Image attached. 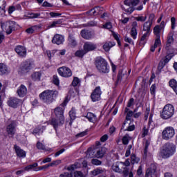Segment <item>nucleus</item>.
<instances>
[{
    "label": "nucleus",
    "instance_id": "12",
    "mask_svg": "<svg viewBox=\"0 0 177 177\" xmlns=\"http://www.w3.org/2000/svg\"><path fill=\"white\" fill-rule=\"evenodd\" d=\"M56 118L61 120V122H64V108L58 106L55 109Z\"/></svg>",
    "mask_w": 177,
    "mask_h": 177
},
{
    "label": "nucleus",
    "instance_id": "8",
    "mask_svg": "<svg viewBox=\"0 0 177 177\" xmlns=\"http://www.w3.org/2000/svg\"><path fill=\"white\" fill-rule=\"evenodd\" d=\"M58 74H59L61 77L68 78V77H71V75H73V72H71V69H70V68L62 66L58 69Z\"/></svg>",
    "mask_w": 177,
    "mask_h": 177
},
{
    "label": "nucleus",
    "instance_id": "20",
    "mask_svg": "<svg viewBox=\"0 0 177 177\" xmlns=\"http://www.w3.org/2000/svg\"><path fill=\"white\" fill-rule=\"evenodd\" d=\"M172 59V55H167L164 59H162L159 62L158 68L162 69L164 67H165V64L169 62Z\"/></svg>",
    "mask_w": 177,
    "mask_h": 177
},
{
    "label": "nucleus",
    "instance_id": "13",
    "mask_svg": "<svg viewBox=\"0 0 177 177\" xmlns=\"http://www.w3.org/2000/svg\"><path fill=\"white\" fill-rule=\"evenodd\" d=\"M53 44H56V45H62L64 42V37L59 34L55 35L52 39Z\"/></svg>",
    "mask_w": 177,
    "mask_h": 177
},
{
    "label": "nucleus",
    "instance_id": "34",
    "mask_svg": "<svg viewBox=\"0 0 177 177\" xmlns=\"http://www.w3.org/2000/svg\"><path fill=\"white\" fill-rule=\"evenodd\" d=\"M104 172V169L97 168L91 171V175H93V176H96L97 175L103 174Z\"/></svg>",
    "mask_w": 177,
    "mask_h": 177
},
{
    "label": "nucleus",
    "instance_id": "59",
    "mask_svg": "<svg viewBox=\"0 0 177 177\" xmlns=\"http://www.w3.org/2000/svg\"><path fill=\"white\" fill-rule=\"evenodd\" d=\"M50 16H51V17H58L59 16H62V14L59 12H50Z\"/></svg>",
    "mask_w": 177,
    "mask_h": 177
},
{
    "label": "nucleus",
    "instance_id": "28",
    "mask_svg": "<svg viewBox=\"0 0 177 177\" xmlns=\"http://www.w3.org/2000/svg\"><path fill=\"white\" fill-rule=\"evenodd\" d=\"M96 150L93 148H88L86 151V157L87 158H93V157H96Z\"/></svg>",
    "mask_w": 177,
    "mask_h": 177
},
{
    "label": "nucleus",
    "instance_id": "1",
    "mask_svg": "<svg viewBox=\"0 0 177 177\" xmlns=\"http://www.w3.org/2000/svg\"><path fill=\"white\" fill-rule=\"evenodd\" d=\"M175 151H176V145L172 142H167L163 146L160 156L162 158H169V157L175 154Z\"/></svg>",
    "mask_w": 177,
    "mask_h": 177
},
{
    "label": "nucleus",
    "instance_id": "19",
    "mask_svg": "<svg viewBox=\"0 0 177 177\" xmlns=\"http://www.w3.org/2000/svg\"><path fill=\"white\" fill-rule=\"evenodd\" d=\"M51 125H53L54 129H55V131L57 129V128H59V127H62V125H63V124H64V122H62V120H59V118H53L51 120V122H50Z\"/></svg>",
    "mask_w": 177,
    "mask_h": 177
},
{
    "label": "nucleus",
    "instance_id": "55",
    "mask_svg": "<svg viewBox=\"0 0 177 177\" xmlns=\"http://www.w3.org/2000/svg\"><path fill=\"white\" fill-rule=\"evenodd\" d=\"M133 115V112L132 111H129V113H127V115L126 116V120H127V121L131 120V117H132Z\"/></svg>",
    "mask_w": 177,
    "mask_h": 177
},
{
    "label": "nucleus",
    "instance_id": "62",
    "mask_svg": "<svg viewBox=\"0 0 177 177\" xmlns=\"http://www.w3.org/2000/svg\"><path fill=\"white\" fill-rule=\"evenodd\" d=\"M124 131H135V125L132 124V125H129L127 129H124Z\"/></svg>",
    "mask_w": 177,
    "mask_h": 177
},
{
    "label": "nucleus",
    "instance_id": "6",
    "mask_svg": "<svg viewBox=\"0 0 177 177\" xmlns=\"http://www.w3.org/2000/svg\"><path fill=\"white\" fill-rule=\"evenodd\" d=\"M174 136L175 129H174L173 127H166L162 132V138L165 140H169V139H172Z\"/></svg>",
    "mask_w": 177,
    "mask_h": 177
},
{
    "label": "nucleus",
    "instance_id": "38",
    "mask_svg": "<svg viewBox=\"0 0 177 177\" xmlns=\"http://www.w3.org/2000/svg\"><path fill=\"white\" fill-rule=\"evenodd\" d=\"M149 146H150V141L146 140V141H145V145L144 153H143V156H144V157H145V158L147 157V150L149 149Z\"/></svg>",
    "mask_w": 177,
    "mask_h": 177
},
{
    "label": "nucleus",
    "instance_id": "9",
    "mask_svg": "<svg viewBox=\"0 0 177 177\" xmlns=\"http://www.w3.org/2000/svg\"><path fill=\"white\" fill-rule=\"evenodd\" d=\"M21 103H23V101L17 97H10L8 101V106L12 107V109H17Z\"/></svg>",
    "mask_w": 177,
    "mask_h": 177
},
{
    "label": "nucleus",
    "instance_id": "35",
    "mask_svg": "<svg viewBox=\"0 0 177 177\" xmlns=\"http://www.w3.org/2000/svg\"><path fill=\"white\" fill-rule=\"evenodd\" d=\"M32 80L33 81H39V80H41V73L35 72L33 74H32Z\"/></svg>",
    "mask_w": 177,
    "mask_h": 177
},
{
    "label": "nucleus",
    "instance_id": "48",
    "mask_svg": "<svg viewBox=\"0 0 177 177\" xmlns=\"http://www.w3.org/2000/svg\"><path fill=\"white\" fill-rule=\"evenodd\" d=\"M69 116L71 120H75V111L74 109L69 111Z\"/></svg>",
    "mask_w": 177,
    "mask_h": 177
},
{
    "label": "nucleus",
    "instance_id": "58",
    "mask_svg": "<svg viewBox=\"0 0 177 177\" xmlns=\"http://www.w3.org/2000/svg\"><path fill=\"white\" fill-rule=\"evenodd\" d=\"M104 28H107V30H110L113 28V25H111V22H108L103 26Z\"/></svg>",
    "mask_w": 177,
    "mask_h": 177
},
{
    "label": "nucleus",
    "instance_id": "26",
    "mask_svg": "<svg viewBox=\"0 0 177 177\" xmlns=\"http://www.w3.org/2000/svg\"><path fill=\"white\" fill-rule=\"evenodd\" d=\"M171 44H174V33H169L167 37V41L165 47L167 50L169 49V46H171Z\"/></svg>",
    "mask_w": 177,
    "mask_h": 177
},
{
    "label": "nucleus",
    "instance_id": "64",
    "mask_svg": "<svg viewBox=\"0 0 177 177\" xmlns=\"http://www.w3.org/2000/svg\"><path fill=\"white\" fill-rule=\"evenodd\" d=\"M75 177H84V174L81 171H75L74 174Z\"/></svg>",
    "mask_w": 177,
    "mask_h": 177
},
{
    "label": "nucleus",
    "instance_id": "18",
    "mask_svg": "<svg viewBox=\"0 0 177 177\" xmlns=\"http://www.w3.org/2000/svg\"><path fill=\"white\" fill-rule=\"evenodd\" d=\"M151 28L147 25V24H144L142 31H146V32L142 36L141 41H146V38L150 36Z\"/></svg>",
    "mask_w": 177,
    "mask_h": 177
},
{
    "label": "nucleus",
    "instance_id": "23",
    "mask_svg": "<svg viewBox=\"0 0 177 177\" xmlns=\"http://www.w3.org/2000/svg\"><path fill=\"white\" fill-rule=\"evenodd\" d=\"M106 154V148L101 147L96 149L95 157L97 158H103Z\"/></svg>",
    "mask_w": 177,
    "mask_h": 177
},
{
    "label": "nucleus",
    "instance_id": "2",
    "mask_svg": "<svg viewBox=\"0 0 177 177\" xmlns=\"http://www.w3.org/2000/svg\"><path fill=\"white\" fill-rule=\"evenodd\" d=\"M57 95H59L57 91L46 90L39 94V97L44 103L50 104V103L53 102L55 97H56Z\"/></svg>",
    "mask_w": 177,
    "mask_h": 177
},
{
    "label": "nucleus",
    "instance_id": "4",
    "mask_svg": "<svg viewBox=\"0 0 177 177\" xmlns=\"http://www.w3.org/2000/svg\"><path fill=\"white\" fill-rule=\"evenodd\" d=\"M175 113V109L171 104H166L162 112L160 113V117L162 120H169Z\"/></svg>",
    "mask_w": 177,
    "mask_h": 177
},
{
    "label": "nucleus",
    "instance_id": "41",
    "mask_svg": "<svg viewBox=\"0 0 177 177\" xmlns=\"http://www.w3.org/2000/svg\"><path fill=\"white\" fill-rule=\"evenodd\" d=\"M37 167H38V163H33L32 165L26 166L24 168V171H31V169H34V168H37Z\"/></svg>",
    "mask_w": 177,
    "mask_h": 177
},
{
    "label": "nucleus",
    "instance_id": "31",
    "mask_svg": "<svg viewBox=\"0 0 177 177\" xmlns=\"http://www.w3.org/2000/svg\"><path fill=\"white\" fill-rule=\"evenodd\" d=\"M86 117L90 122H95L96 121V115L93 113L88 112Z\"/></svg>",
    "mask_w": 177,
    "mask_h": 177
},
{
    "label": "nucleus",
    "instance_id": "52",
    "mask_svg": "<svg viewBox=\"0 0 177 177\" xmlns=\"http://www.w3.org/2000/svg\"><path fill=\"white\" fill-rule=\"evenodd\" d=\"M49 167H50L49 164H48V165L39 167L37 169H35L34 171H42V169H46L49 168Z\"/></svg>",
    "mask_w": 177,
    "mask_h": 177
},
{
    "label": "nucleus",
    "instance_id": "42",
    "mask_svg": "<svg viewBox=\"0 0 177 177\" xmlns=\"http://www.w3.org/2000/svg\"><path fill=\"white\" fill-rule=\"evenodd\" d=\"M53 83L54 85H56L57 86H59V85H60V80H59V77H57V75H53Z\"/></svg>",
    "mask_w": 177,
    "mask_h": 177
},
{
    "label": "nucleus",
    "instance_id": "10",
    "mask_svg": "<svg viewBox=\"0 0 177 177\" xmlns=\"http://www.w3.org/2000/svg\"><path fill=\"white\" fill-rule=\"evenodd\" d=\"M34 67V62H32L31 60L28 59L23 62L22 66L21 68V70L22 73H28L31 68Z\"/></svg>",
    "mask_w": 177,
    "mask_h": 177
},
{
    "label": "nucleus",
    "instance_id": "53",
    "mask_svg": "<svg viewBox=\"0 0 177 177\" xmlns=\"http://www.w3.org/2000/svg\"><path fill=\"white\" fill-rule=\"evenodd\" d=\"M88 134V131H82L81 133H79L76 135V138H82L84 136H86V135Z\"/></svg>",
    "mask_w": 177,
    "mask_h": 177
},
{
    "label": "nucleus",
    "instance_id": "5",
    "mask_svg": "<svg viewBox=\"0 0 177 177\" xmlns=\"http://www.w3.org/2000/svg\"><path fill=\"white\" fill-rule=\"evenodd\" d=\"M1 28L3 31L5 30L7 35H9L15 31L16 28V23L13 21L1 23Z\"/></svg>",
    "mask_w": 177,
    "mask_h": 177
},
{
    "label": "nucleus",
    "instance_id": "3",
    "mask_svg": "<svg viewBox=\"0 0 177 177\" xmlns=\"http://www.w3.org/2000/svg\"><path fill=\"white\" fill-rule=\"evenodd\" d=\"M95 65L100 73L106 74L110 71L107 61L102 57H98L95 59Z\"/></svg>",
    "mask_w": 177,
    "mask_h": 177
},
{
    "label": "nucleus",
    "instance_id": "37",
    "mask_svg": "<svg viewBox=\"0 0 177 177\" xmlns=\"http://www.w3.org/2000/svg\"><path fill=\"white\" fill-rule=\"evenodd\" d=\"M153 20H154V14H151L149 15V20L145 23V24H147L150 28H151V26L153 25Z\"/></svg>",
    "mask_w": 177,
    "mask_h": 177
},
{
    "label": "nucleus",
    "instance_id": "46",
    "mask_svg": "<svg viewBox=\"0 0 177 177\" xmlns=\"http://www.w3.org/2000/svg\"><path fill=\"white\" fill-rule=\"evenodd\" d=\"M147 19V17H143V16H141V17H135V19L137 21H146V19Z\"/></svg>",
    "mask_w": 177,
    "mask_h": 177
},
{
    "label": "nucleus",
    "instance_id": "49",
    "mask_svg": "<svg viewBox=\"0 0 177 177\" xmlns=\"http://www.w3.org/2000/svg\"><path fill=\"white\" fill-rule=\"evenodd\" d=\"M62 162V160H57L53 161L51 163H49L48 165L49 167H55V165H59V164H60Z\"/></svg>",
    "mask_w": 177,
    "mask_h": 177
},
{
    "label": "nucleus",
    "instance_id": "45",
    "mask_svg": "<svg viewBox=\"0 0 177 177\" xmlns=\"http://www.w3.org/2000/svg\"><path fill=\"white\" fill-rule=\"evenodd\" d=\"M91 164L93 165H102V161L99 160V159H92Z\"/></svg>",
    "mask_w": 177,
    "mask_h": 177
},
{
    "label": "nucleus",
    "instance_id": "61",
    "mask_svg": "<svg viewBox=\"0 0 177 177\" xmlns=\"http://www.w3.org/2000/svg\"><path fill=\"white\" fill-rule=\"evenodd\" d=\"M59 177H73V174L71 173H64L59 175Z\"/></svg>",
    "mask_w": 177,
    "mask_h": 177
},
{
    "label": "nucleus",
    "instance_id": "57",
    "mask_svg": "<svg viewBox=\"0 0 177 177\" xmlns=\"http://www.w3.org/2000/svg\"><path fill=\"white\" fill-rule=\"evenodd\" d=\"M135 100L133 98H131L128 103H127V107H132L134 104Z\"/></svg>",
    "mask_w": 177,
    "mask_h": 177
},
{
    "label": "nucleus",
    "instance_id": "63",
    "mask_svg": "<svg viewBox=\"0 0 177 177\" xmlns=\"http://www.w3.org/2000/svg\"><path fill=\"white\" fill-rule=\"evenodd\" d=\"M124 41L125 42H128L129 44H131L132 45H133V41H132V39L125 36L124 37Z\"/></svg>",
    "mask_w": 177,
    "mask_h": 177
},
{
    "label": "nucleus",
    "instance_id": "24",
    "mask_svg": "<svg viewBox=\"0 0 177 177\" xmlns=\"http://www.w3.org/2000/svg\"><path fill=\"white\" fill-rule=\"evenodd\" d=\"M14 147H15V151L17 153V156L18 157H21L22 158H26V152L24 151V150L21 149L19 148V147L17 145H15Z\"/></svg>",
    "mask_w": 177,
    "mask_h": 177
},
{
    "label": "nucleus",
    "instance_id": "40",
    "mask_svg": "<svg viewBox=\"0 0 177 177\" xmlns=\"http://www.w3.org/2000/svg\"><path fill=\"white\" fill-rule=\"evenodd\" d=\"M75 56H77V57H84V55H86V51H85V50H80L76 51L75 53Z\"/></svg>",
    "mask_w": 177,
    "mask_h": 177
},
{
    "label": "nucleus",
    "instance_id": "50",
    "mask_svg": "<svg viewBox=\"0 0 177 177\" xmlns=\"http://www.w3.org/2000/svg\"><path fill=\"white\" fill-rule=\"evenodd\" d=\"M37 147L39 150H45V145H44L41 142H37Z\"/></svg>",
    "mask_w": 177,
    "mask_h": 177
},
{
    "label": "nucleus",
    "instance_id": "15",
    "mask_svg": "<svg viewBox=\"0 0 177 177\" xmlns=\"http://www.w3.org/2000/svg\"><path fill=\"white\" fill-rule=\"evenodd\" d=\"M27 87L24 84H21L17 90V93L19 97H24L27 95Z\"/></svg>",
    "mask_w": 177,
    "mask_h": 177
},
{
    "label": "nucleus",
    "instance_id": "47",
    "mask_svg": "<svg viewBox=\"0 0 177 177\" xmlns=\"http://www.w3.org/2000/svg\"><path fill=\"white\" fill-rule=\"evenodd\" d=\"M78 84H80V79L78 77H74L72 82L73 86H77Z\"/></svg>",
    "mask_w": 177,
    "mask_h": 177
},
{
    "label": "nucleus",
    "instance_id": "25",
    "mask_svg": "<svg viewBox=\"0 0 177 177\" xmlns=\"http://www.w3.org/2000/svg\"><path fill=\"white\" fill-rule=\"evenodd\" d=\"M68 45L71 48H75L77 46V40H75V37L73 35H70L68 39Z\"/></svg>",
    "mask_w": 177,
    "mask_h": 177
},
{
    "label": "nucleus",
    "instance_id": "7",
    "mask_svg": "<svg viewBox=\"0 0 177 177\" xmlns=\"http://www.w3.org/2000/svg\"><path fill=\"white\" fill-rule=\"evenodd\" d=\"M101 96L102 90L100 89V86H97L91 93V98L92 102H99V100H100Z\"/></svg>",
    "mask_w": 177,
    "mask_h": 177
},
{
    "label": "nucleus",
    "instance_id": "30",
    "mask_svg": "<svg viewBox=\"0 0 177 177\" xmlns=\"http://www.w3.org/2000/svg\"><path fill=\"white\" fill-rule=\"evenodd\" d=\"M169 85L172 89L174 91V92L176 93L177 91V82L175 79H171L169 82Z\"/></svg>",
    "mask_w": 177,
    "mask_h": 177
},
{
    "label": "nucleus",
    "instance_id": "14",
    "mask_svg": "<svg viewBox=\"0 0 177 177\" xmlns=\"http://www.w3.org/2000/svg\"><path fill=\"white\" fill-rule=\"evenodd\" d=\"M84 50H85L86 53H88V52H91L92 50H95L97 46L96 44L91 43V42H86L84 44Z\"/></svg>",
    "mask_w": 177,
    "mask_h": 177
},
{
    "label": "nucleus",
    "instance_id": "21",
    "mask_svg": "<svg viewBox=\"0 0 177 177\" xmlns=\"http://www.w3.org/2000/svg\"><path fill=\"white\" fill-rule=\"evenodd\" d=\"M6 131L8 135L13 136L16 133V126L15 125V122H12L8 126H7Z\"/></svg>",
    "mask_w": 177,
    "mask_h": 177
},
{
    "label": "nucleus",
    "instance_id": "22",
    "mask_svg": "<svg viewBox=\"0 0 177 177\" xmlns=\"http://www.w3.org/2000/svg\"><path fill=\"white\" fill-rule=\"evenodd\" d=\"M157 172V167L154 165H151V168H149L147 170L145 177H149V176H153V175H156Z\"/></svg>",
    "mask_w": 177,
    "mask_h": 177
},
{
    "label": "nucleus",
    "instance_id": "16",
    "mask_svg": "<svg viewBox=\"0 0 177 177\" xmlns=\"http://www.w3.org/2000/svg\"><path fill=\"white\" fill-rule=\"evenodd\" d=\"M101 10H103V8L95 7L86 12V14L89 16H97V15H102Z\"/></svg>",
    "mask_w": 177,
    "mask_h": 177
},
{
    "label": "nucleus",
    "instance_id": "17",
    "mask_svg": "<svg viewBox=\"0 0 177 177\" xmlns=\"http://www.w3.org/2000/svg\"><path fill=\"white\" fill-rule=\"evenodd\" d=\"M138 22L133 21L132 23V28L130 32L131 37H133V39H136V37L138 35Z\"/></svg>",
    "mask_w": 177,
    "mask_h": 177
},
{
    "label": "nucleus",
    "instance_id": "32",
    "mask_svg": "<svg viewBox=\"0 0 177 177\" xmlns=\"http://www.w3.org/2000/svg\"><path fill=\"white\" fill-rule=\"evenodd\" d=\"M8 74V66L3 64H0V75Z\"/></svg>",
    "mask_w": 177,
    "mask_h": 177
},
{
    "label": "nucleus",
    "instance_id": "11",
    "mask_svg": "<svg viewBox=\"0 0 177 177\" xmlns=\"http://www.w3.org/2000/svg\"><path fill=\"white\" fill-rule=\"evenodd\" d=\"M15 50L20 57H26L27 56V48L24 46H17Z\"/></svg>",
    "mask_w": 177,
    "mask_h": 177
},
{
    "label": "nucleus",
    "instance_id": "60",
    "mask_svg": "<svg viewBox=\"0 0 177 177\" xmlns=\"http://www.w3.org/2000/svg\"><path fill=\"white\" fill-rule=\"evenodd\" d=\"M176 22V19L175 17L171 18V29L174 30L175 28V23Z\"/></svg>",
    "mask_w": 177,
    "mask_h": 177
},
{
    "label": "nucleus",
    "instance_id": "39",
    "mask_svg": "<svg viewBox=\"0 0 177 177\" xmlns=\"http://www.w3.org/2000/svg\"><path fill=\"white\" fill-rule=\"evenodd\" d=\"M139 161H140V159L139 158L136 157V156L135 154L131 155V164H138V162H139Z\"/></svg>",
    "mask_w": 177,
    "mask_h": 177
},
{
    "label": "nucleus",
    "instance_id": "27",
    "mask_svg": "<svg viewBox=\"0 0 177 177\" xmlns=\"http://www.w3.org/2000/svg\"><path fill=\"white\" fill-rule=\"evenodd\" d=\"M81 35L84 39H91L92 38V33L89 30H82Z\"/></svg>",
    "mask_w": 177,
    "mask_h": 177
},
{
    "label": "nucleus",
    "instance_id": "33",
    "mask_svg": "<svg viewBox=\"0 0 177 177\" xmlns=\"http://www.w3.org/2000/svg\"><path fill=\"white\" fill-rule=\"evenodd\" d=\"M161 28L160 26L157 25L153 28V34L156 35V37H160L161 35Z\"/></svg>",
    "mask_w": 177,
    "mask_h": 177
},
{
    "label": "nucleus",
    "instance_id": "51",
    "mask_svg": "<svg viewBox=\"0 0 177 177\" xmlns=\"http://www.w3.org/2000/svg\"><path fill=\"white\" fill-rule=\"evenodd\" d=\"M78 167H80L78 164L72 165L68 167V171H74V169H76V168H78Z\"/></svg>",
    "mask_w": 177,
    "mask_h": 177
},
{
    "label": "nucleus",
    "instance_id": "56",
    "mask_svg": "<svg viewBox=\"0 0 177 177\" xmlns=\"http://www.w3.org/2000/svg\"><path fill=\"white\" fill-rule=\"evenodd\" d=\"M112 169H113V171H114L115 172H121V169H120V167H119L118 165H113V166H112Z\"/></svg>",
    "mask_w": 177,
    "mask_h": 177
},
{
    "label": "nucleus",
    "instance_id": "29",
    "mask_svg": "<svg viewBox=\"0 0 177 177\" xmlns=\"http://www.w3.org/2000/svg\"><path fill=\"white\" fill-rule=\"evenodd\" d=\"M46 128L45 127L42 126L41 127H37L33 130V135L35 136H37V135H41V133H44V131H45Z\"/></svg>",
    "mask_w": 177,
    "mask_h": 177
},
{
    "label": "nucleus",
    "instance_id": "43",
    "mask_svg": "<svg viewBox=\"0 0 177 177\" xmlns=\"http://www.w3.org/2000/svg\"><path fill=\"white\" fill-rule=\"evenodd\" d=\"M130 140H131V138L129 137V135H128V134H126L122 138V143H123V145H128V143H129Z\"/></svg>",
    "mask_w": 177,
    "mask_h": 177
},
{
    "label": "nucleus",
    "instance_id": "36",
    "mask_svg": "<svg viewBox=\"0 0 177 177\" xmlns=\"http://www.w3.org/2000/svg\"><path fill=\"white\" fill-rule=\"evenodd\" d=\"M113 46H114V44H113L111 42L105 43L103 46V49H104L106 52H109V50H110Z\"/></svg>",
    "mask_w": 177,
    "mask_h": 177
},
{
    "label": "nucleus",
    "instance_id": "54",
    "mask_svg": "<svg viewBox=\"0 0 177 177\" xmlns=\"http://www.w3.org/2000/svg\"><path fill=\"white\" fill-rule=\"evenodd\" d=\"M160 45H161V40L160 39V37H156L153 46L157 48V46H160Z\"/></svg>",
    "mask_w": 177,
    "mask_h": 177
},
{
    "label": "nucleus",
    "instance_id": "44",
    "mask_svg": "<svg viewBox=\"0 0 177 177\" xmlns=\"http://www.w3.org/2000/svg\"><path fill=\"white\" fill-rule=\"evenodd\" d=\"M6 7V1L5 0H0V9L2 13H5V8Z\"/></svg>",
    "mask_w": 177,
    "mask_h": 177
}]
</instances>
